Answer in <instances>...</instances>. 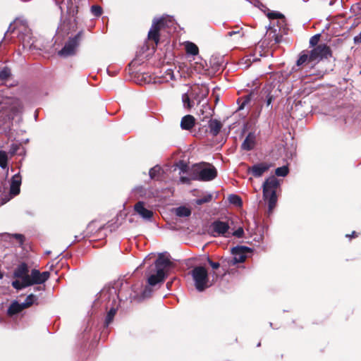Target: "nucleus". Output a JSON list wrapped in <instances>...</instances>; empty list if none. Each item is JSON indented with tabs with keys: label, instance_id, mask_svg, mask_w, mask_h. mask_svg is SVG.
<instances>
[{
	"label": "nucleus",
	"instance_id": "1",
	"mask_svg": "<svg viewBox=\"0 0 361 361\" xmlns=\"http://www.w3.org/2000/svg\"><path fill=\"white\" fill-rule=\"evenodd\" d=\"M171 262L168 257L163 254H159L158 259L155 262L156 274H152L148 277L147 282L150 286L164 281L166 273L171 267Z\"/></svg>",
	"mask_w": 361,
	"mask_h": 361
},
{
	"label": "nucleus",
	"instance_id": "2",
	"mask_svg": "<svg viewBox=\"0 0 361 361\" xmlns=\"http://www.w3.org/2000/svg\"><path fill=\"white\" fill-rule=\"evenodd\" d=\"M99 298L103 300H106L107 305H111L112 306L106 318L105 322L108 326L111 322L116 312L115 306H116L117 300L118 299L117 290L114 287L104 288L99 293Z\"/></svg>",
	"mask_w": 361,
	"mask_h": 361
},
{
	"label": "nucleus",
	"instance_id": "3",
	"mask_svg": "<svg viewBox=\"0 0 361 361\" xmlns=\"http://www.w3.org/2000/svg\"><path fill=\"white\" fill-rule=\"evenodd\" d=\"M279 185V182L275 176L268 178L263 184V196L265 200H268L269 212L276 206L277 201L276 192Z\"/></svg>",
	"mask_w": 361,
	"mask_h": 361
},
{
	"label": "nucleus",
	"instance_id": "4",
	"mask_svg": "<svg viewBox=\"0 0 361 361\" xmlns=\"http://www.w3.org/2000/svg\"><path fill=\"white\" fill-rule=\"evenodd\" d=\"M191 275L195 288L200 292L204 290L212 285L207 270L204 267H195L191 271Z\"/></svg>",
	"mask_w": 361,
	"mask_h": 361
},
{
	"label": "nucleus",
	"instance_id": "5",
	"mask_svg": "<svg viewBox=\"0 0 361 361\" xmlns=\"http://www.w3.org/2000/svg\"><path fill=\"white\" fill-rule=\"evenodd\" d=\"M195 179L202 181H209L214 179L217 176V171L214 166L211 164H203L197 166Z\"/></svg>",
	"mask_w": 361,
	"mask_h": 361
},
{
	"label": "nucleus",
	"instance_id": "6",
	"mask_svg": "<svg viewBox=\"0 0 361 361\" xmlns=\"http://www.w3.org/2000/svg\"><path fill=\"white\" fill-rule=\"evenodd\" d=\"M28 271V267L25 263H21L18 266L14 271L13 275L14 277L20 279L21 281L16 280L12 282V286L14 288L21 290L25 288L21 287V286L25 283V281L29 276Z\"/></svg>",
	"mask_w": 361,
	"mask_h": 361
},
{
	"label": "nucleus",
	"instance_id": "7",
	"mask_svg": "<svg viewBox=\"0 0 361 361\" xmlns=\"http://www.w3.org/2000/svg\"><path fill=\"white\" fill-rule=\"evenodd\" d=\"M81 37L82 32H79L75 37L70 38L65 44L63 49L59 51V54L65 57L75 54Z\"/></svg>",
	"mask_w": 361,
	"mask_h": 361
},
{
	"label": "nucleus",
	"instance_id": "8",
	"mask_svg": "<svg viewBox=\"0 0 361 361\" xmlns=\"http://www.w3.org/2000/svg\"><path fill=\"white\" fill-rule=\"evenodd\" d=\"M50 274L49 271L39 272L37 269H32L25 283L21 287H28L34 284H42L48 280Z\"/></svg>",
	"mask_w": 361,
	"mask_h": 361
},
{
	"label": "nucleus",
	"instance_id": "9",
	"mask_svg": "<svg viewBox=\"0 0 361 361\" xmlns=\"http://www.w3.org/2000/svg\"><path fill=\"white\" fill-rule=\"evenodd\" d=\"M310 53V59L314 61V64L331 56L330 48L326 44H319L316 46Z\"/></svg>",
	"mask_w": 361,
	"mask_h": 361
},
{
	"label": "nucleus",
	"instance_id": "10",
	"mask_svg": "<svg viewBox=\"0 0 361 361\" xmlns=\"http://www.w3.org/2000/svg\"><path fill=\"white\" fill-rule=\"evenodd\" d=\"M165 25L168 26L169 25L167 20L164 18L154 19L148 33L149 39L154 41L156 44H158L159 39V32L161 28Z\"/></svg>",
	"mask_w": 361,
	"mask_h": 361
},
{
	"label": "nucleus",
	"instance_id": "11",
	"mask_svg": "<svg viewBox=\"0 0 361 361\" xmlns=\"http://www.w3.org/2000/svg\"><path fill=\"white\" fill-rule=\"evenodd\" d=\"M250 252H251V249L245 246H237L232 248L231 252L233 255L232 264L243 262L247 257V253Z\"/></svg>",
	"mask_w": 361,
	"mask_h": 361
},
{
	"label": "nucleus",
	"instance_id": "12",
	"mask_svg": "<svg viewBox=\"0 0 361 361\" xmlns=\"http://www.w3.org/2000/svg\"><path fill=\"white\" fill-rule=\"evenodd\" d=\"M228 229V224L221 221H215L211 225L212 233L214 236L224 235Z\"/></svg>",
	"mask_w": 361,
	"mask_h": 361
},
{
	"label": "nucleus",
	"instance_id": "13",
	"mask_svg": "<svg viewBox=\"0 0 361 361\" xmlns=\"http://www.w3.org/2000/svg\"><path fill=\"white\" fill-rule=\"evenodd\" d=\"M134 210L140 216L145 220H150L153 216L152 211L146 208L145 202L142 201L135 204Z\"/></svg>",
	"mask_w": 361,
	"mask_h": 361
},
{
	"label": "nucleus",
	"instance_id": "14",
	"mask_svg": "<svg viewBox=\"0 0 361 361\" xmlns=\"http://www.w3.org/2000/svg\"><path fill=\"white\" fill-rule=\"evenodd\" d=\"M271 166V164L259 163L248 169V172L255 177H260Z\"/></svg>",
	"mask_w": 361,
	"mask_h": 361
},
{
	"label": "nucleus",
	"instance_id": "15",
	"mask_svg": "<svg viewBox=\"0 0 361 361\" xmlns=\"http://www.w3.org/2000/svg\"><path fill=\"white\" fill-rule=\"evenodd\" d=\"M21 184V178L18 174H16L12 177L11 188H10V195L12 196H16L20 192V186Z\"/></svg>",
	"mask_w": 361,
	"mask_h": 361
},
{
	"label": "nucleus",
	"instance_id": "16",
	"mask_svg": "<svg viewBox=\"0 0 361 361\" xmlns=\"http://www.w3.org/2000/svg\"><path fill=\"white\" fill-rule=\"evenodd\" d=\"M195 123V118L191 115H186L181 119L180 127L184 130H190Z\"/></svg>",
	"mask_w": 361,
	"mask_h": 361
},
{
	"label": "nucleus",
	"instance_id": "17",
	"mask_svg": "<svg viewBox=\"0 0 361 361\" xmlns=\"http://www.w3.org/2000/svg\"><path fill=\"white\" fill-rule=\"evenodd\" d=\"M297 66H300L305 64L314 63V61L310 59V53L308 51H303L300 53L298 59L297 60Z\"/></svg>",
	"mask_w": 361,
	"mask_h": 361
},
{
	"label": "nucleus",
	"instance_id": "18",
	"mask_svg": "<svg viewBox=\"0 0 361 361\" xmlns=\"http://www.w3.org/2000/svg\"><path fill=\"white\" fill-rule=\"evenodd\" d=\"M222 128L221 123L216 119H212L209 122V128L210 133L214 135H217Z\"/></svg>",
	"mask_w": 361,
	"mask_h": 361
},
{
	"label": "nucleus",
	"instance_id": "19",
	"mask_svg": "<svg viewBox=\"0 0 361 361\" xmlns=\"http://www.w3.org/2000/svg\"><path fill=\"white\" fill-rule=\"evenodd\" d=\"M255 144V136L253 133H249L246 137L243 142L242 143L241 147L245 150L252 149Z\"/></svg>",
	"mask_w": 361,
	"mask_h": 361
},
{
	"label": "nucleus",
	"instance_id": "20",
	"mask_svg": "<svg viewBox=\"0 0 361 361\" xmlns=\"http://www.w3.org/2000/svg\"><path fill=\"white\" fill-rule=\"evenodd\" d=\"M23 309H25V307L23 306V303L19 304L17 302H14L9 307V308L8 310V313L9 314H15L20 312Z\"/></svg>",
	"mask_w": 361,
	"mask_h": 361
},
{
	"label": "nucleus",
	"instance_id": "21",
	"mask_svg": "<svg viewBox=\"0 0 361 361\" xmlns=\"http://www.w3.org/2000/svg\"><path fill=\"white\" fill-rule=\"evenodd\" d=\"M185 50L186 52L191 55H197L198 54L199 49L196 44L192 42H187L185 43Z\"/></svg>",
	"mask_w": 361,
	"mask_h": 361
},
{
	"label": "nucleus",
	"instance_id": "22",
	"mask_svg": "<svg viewBox=\"0 0 361 361\" xmlns=\"http://www.w3.org/2000/svg\"><path fill=\"white\" fill-rule=\"evenodd\" d=\"M175 213L178 216L187 217L191 214V211L185 207H179L175 209Z\"/></svg>",
	"mask_w": 361,
	"mask_h": 361
},
{
	"label": "nucleus",
	"instance_id": "23",
	"mask_svg": "<svg viewBox=\"0 0 361 361\" xmlns=\"http://www.w3.org/2000/svg\"><path fill=\"white\" fill-rule=\"evenodd\" d=\"M192 91L189 93H185L182 95V102L184 107L190 109L193 106V102L190 100V97L192 96Z\"/></svg>",
	"mask_w": 361,
	"mask_h": 361
},
{
	"label": "nucleus",
	"instance_id": "24",
	"mask_svg": "<svg viewBox=\"0 0 361 361\" xmlns=\"http://www.w3.org/2000/svg\"><path fill=\"white\" fill-rule=\"evenodd\" d=\"M0 167L3 169L8 168V154L4 151H0Z\"/></svg>",
	"mask_w": 361,
	"mask_h": 361
},
{
	"label": "nucleus",
	"instance_id": "25",
	"mask_svg": "<svg viewBox=\"0 0 361 361\" xmlns=\"http://www.w3.org/2000/svg\"><path fill=\"white\" fill-rule=\"evenodd\" d=\"M228 201L230 203L240 207L242 205V200L241 198L236 195H231L228 197Z\"/></svg>",
	"mask_w": 361,
	"mask_h": 361
},
{
	"label": "nucleus",
	"instance_id": "26",
	"mask_svg": "<svg viewBox=\"0 0 361 361\" xmlns=\"http://www.w3.org/2000/svg\"><path fill=\"white\" fill-rule=\"evenodd\" d=\"M37 298L35 295L30 294L29 295L27 296L25 302H23V306L25 307V308L29 307L35 302Z\"/></svg>",
	"mask_w": 361,
	"mask_h": 361
},
{
	"label": "nucleus",
	"instance_id": "27",
	"mask_svg": "<svg viewBox=\"0 0 361 361\" xmlns=\"http://www.w3.org/2000/svg\"><path fill=\"white\" fill-rule=\"evenodd\" d=\"M161 172V168L159 166H156L149 170V174L152 179H156L159 177Z\"/></svg>",
	"mask_w": 361,
	"mask_h": 361
},
{
	"label": "nucleus",
	"instance_id": "28",
	"mask_svg": "<svg viewBox=\"0 0 361 361\" xmlns=\"http://www.w3.org/2000/svg\"><path fill=\"white\" fill-rule=\"evenodd\" d=\"M275 173L277 176L284 177L288 173V168L286 166L277 168L275 171Z\"/></svg>",
	"mask_w": 361,
	"mask_h": 361
},
{
	"label": "nucleus",
	"instance_id": "29",
	"mask_svg": "<svg viewBox=\"0 0 361 361\" xmlns=\"http://www.w3.org/2000/svg\"><path fill=\"white\" fill-rule=\"evenodd\" d=\"M212 198V195L210 194H207L205 196H204L202 198L197 199L196 200V204L198 205H201L204 203L210 202Z\"/></svg>",
	"mask_w": 361,
	"mask_h": 361
},
{
	"label": "nucleus",
	"instance_id": "30",
	"mask_svg": "<svg viewBox=\"0 0 361 361\" xmlns=\"http://www.w3.org/2000/svg\"><path fill=\"white\" fill-rule=\"evenodd\" d=\"M11 75L10 69L7 68H4L3 70L0 71V80H6Z\"/></svg>",
	"mask_w": 361,
	"mask_h": 361
},
{
	"label": "nucleus",
	"instance_id": "31",
	"mask_svg": "<svg viewBox=\"0 0 361 361\" xmlns=\"http://www.w3.org/2000/svg\"><path fill=\"white\" fill-rule=\"evenodd\" d=\"M92 14L95 16H99L102 13V9L99 6L94 5L91 8Z\"/></svg>",
	"mask_w": 361,
	"mask_h": 361
},
{
	"label": "nucleus",
	"instance_id": "32",
	"mask_svg": "<svg viewBox=\"0 0 361 361\" xmlns=\"http://www.w3.org/2000/svg\"><path fill=\"white\" fill-rule=\"evenodd\" d=\"M267 17L269 19H278V18H282L283 16L281 13L279 12H269L267 13Z\"/></svg>",
	"mask_w": 361,
	"mask_h": 361
},
{
	"label": "nucleus",
	"instance_id": "33",
	"mask_svg": "<svg viewBox=\"0 0 361 361\" xmlns=\"http://www.w3.org/2000/svg\"><path fill=\"white\" fill-rule=\"evenodd\" d=\"M319 38H320L319 34L312 36L310 39V46H312V47L316 46L319 40Z\"/></svg>",
	"mask_w": 361,
	"mask_h": 361
},
{
	"label": "nucleus",
	"instance_id": "34",
	"mask_svg": "<svg viewBox=\"0 0 361 361\" xmlns=\"http://www.w3.org/2000/svg\"><path fill=\"white\" fill-rule=\"evenodd\" d=\"M18 148L19 145L18 144H12L10 147L9 154L11 156L14 155L17 152Z\"/></svg>",
	"mask_w": 361,
	"mask_h": 361
},
{
	"label": "nucleus",
	"instance_id": "35",
	"mask_svg": "<svg viewBox=\"0 0 361 361\" xmlns=\"http://www.w3.org/2000/svg\"><path fill=\"white\" fill-rule=\"evenodd\" d=\"M244 233L243 228H238L236 231H235L233 235L238 238H241Z\"/></svg>",
	"mask_w": 361,
	"mask_h": 361
},
{
	"label": "nucleus",
	"instance_id": "36",
	"mask_svg": "<svg viewBox=\"0 0 361 361\" xmlns=\"http://www.w3.org/2000/svg\"><path fill=\"white\" fill-rule=\"evenodd\" d=\"M209 264H210V266L214 269H218L219 267H220V264L219 262H212L211 260H209Z\"/></svg>",
	"mask_w": 361,
	"mask_h": 361
},
{
	"label": "nucleus",
	"instance_id": "37",
	"mask_svg": "<svg viewBox=\"0 0 361 361\" xmlns=\"http://www.w3.org/2000/svg\"><path fill=\"white\" fill-rule=\"evenodd\" d=\"M354 42L359 44L361 42V32L354 37Z\"/></svg>",
	"mask_w": 361,
	"mask_h": 361
},
{
	"label": "nucleus",
	"instance_id": "38",
	"mask_svg": "<svg viewBox=\"0 0 361 361\" xmlns=\"http://www.w3.org/2000/svg\"><path fill=\"white\" fill-rule=\"evenodd\" d=\"M234 35H238L240 37H242V34L239 30L238 31H231L228 32V36L232 37Z\"/></svg>",
	"mask_w": 361,
	"mask_h": 361
},
{
	"label": "nucleus",
	"instance_id": "39",
	"mask_svg": "<svg viewBox=\"0 0 361 361\" xmlns=\"http://www.w3.org/2000/svg\"><path fill=\"white\" fill-rule=\"evenodd\" d=\"M152 290L149 288H145V290L143 291V296L147 297L150 295Z\"/></svg>",
	"mask_w": 361,
	"mask_h": 361
},
{
	"label": "nucleus",
	"instance_id": "40",
	"mask_svg": "<svg viewBox=\"0 0 361 361\" xmlns=\"http://www.w3.org/2000/svg\"><path fill=\"white\" fill-rule=\"evenodd\" d=\"M273 99H274L273 96L269 95V94L267 95V105L269 106L271 104Z\"/></svg>",
	"mask_w": 361,
	"mask_h": 361
},
{
	"label": "nucleus",
	"instance_id": "41",
	"mask_svg": "<svg viewBox=\"0 0 361 361\" xmlns=\"http://www.w3.org/2000/svg\"><path fill=\"white\" fill-rule=\"evenodd\" d=\"M13 237L20 241V243H23V236L20 234H14Z\"/></svg>",
	"mask_w": 361,
	"mask_h": 361
},
{
	"label": "nucleus",
	"instance_id": "42",
	"mask_svg": "<svg viewBox=\"0 0 361 361\" xmlns=\"http://www.w3.org/2000/svg\"><path fill=\"white\" fill-rule=\"evenodd\" d=\"M167 71H169V74H170V75H171V76H170V78H171V79H172V78H173V75H172V74H171V69H169Z\"/></svg>",
	"mask_w": 361,
	"mask_h": 361
},
{
	"label": "nucleus",
	"instance_id": "43",
	"mask_svg": "<svg viewBox=\"0 0 361 361\" xmlns=\"http://www.w3.org/2000/svg\"><path fill=\"white\" fill-rule=\"evenodd\" d=\"M9 200H10V197H6V198L4 200V202H2V204L6 203V202H8Z\"/></svg>",
	"mask_w": 361,
	"mask_h": 361
},
{
	"label": "nucleus",
	"instance_id": "44",
	"mask_svg": "<svg viewBox=\"0 0 361 361\" xmlns=\"http://www.w3.org/2000/svg\"><path fill=\"white\" fill-rule=\"evenodd\" d=\"M42 290L41 287H36L35 290Z\"/></svg>",
	"mask_w": 361,
	"mask_h": 361
},
{
	"label": "nucleus",
	"instance_id": "45",
	"mask_svg": "<svg viewBox=\"0 0 361 361\" xmlns=\"http://www.w3.org/2000/svg\"><path fill=\"white\" fill-rule=\"evenodd\" d=\"M3 278V274L0 271V279Z\"/></svg>",
	"mask_w": 361,
	"mask_h": 361
},
{
	"label": "nucleus",
	"instance_id": "46",
	"mask_svg": "<svg viewBox=\"0 0 361 361\" xmlns=\"http://www.w3.org/2000/svg\"><path fill=\"white\" fill-rule=\"evenodd\" d=\"M171 22H172V20H171V19H169V23H171Z\"/></svg>",
	"mask_w": 361,
	"mask_h": 361
},
{
	"label": "nucleus",
	"instance_id": "47",
	"mask_svg": "<svg viewBox=\"0 0 361 361\" xmlns=\"http://www.w3.org/2000/svg\"><path fill=\"white\" fill-rule=\"evenodd\" d=\"M355 231H354V232H353L352 235H355Z\"/></svg>",
	"mask_w": 361,
	"mask_h": 361
}]
</instances>
